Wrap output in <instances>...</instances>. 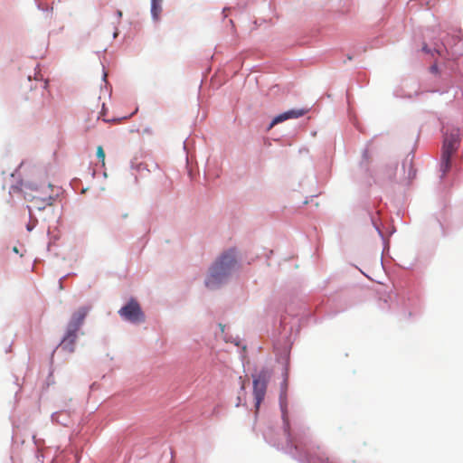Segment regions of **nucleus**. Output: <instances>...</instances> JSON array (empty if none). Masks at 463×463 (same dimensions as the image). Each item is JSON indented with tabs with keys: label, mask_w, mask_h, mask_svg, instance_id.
Instances as JSON below:
<instances>
[{
	"label": "nucleus",
	"mask_w": 463,
	"mask_h": 463,
	"mask_svg": "<svg viewBox=\"0 0 463 463\" xmlns=\"http://www.w3.org/2000/svg\"><path fill=\"white\" fill-rule=\"evenodd\" d=\"M236 263L234 250L224 252L210 269V274L205 280L206 287L210 288L218 287L231 274Z\"/></svg>",
	"instance_id": "1"
},
{
	"label": "nucleus",
	"mask_w": 463,
	"mask_h": 463,
	"mask_svg": "<svg viewBox=\"0 0 463 463\" xmlns=\"http://www.w3.org/2000/svg\"><path fill=\"white\" fill-rule=\"evenodd\" d=\"M25 200L33 203L37 210H43L53 203L52 188L50 184L37 187L33 184H24L23 188Z\"/></svg>",
	"instance_id": "2"
},
{
	"label": "nucleus",
	"mask_w": 463,
	"mask_h": 463,
	"mask_svg": "<svg viewBox=\"0 0 463 463\" xmlns=\"http://www.w3.org/2000/svg\"><path fill=\"white\" fill-rule=\"evenodd\" d=\"M269 376L270 373L269 371L262 370L257 376L253 377V394L255 397V407L257 410H259V407L265 397Z\"/></svg>",
	"instance_id": "3"
},
{
	"label": "nucleus",
	"mask_w": 463,
	"mask_h": 463,
	"mask_svg": "<svg viewBox=\"0 0 463 463\" xmlns=\"http://www.w3.org/2000/svg\"><path fill=\"white\" fill-rule=\"evenodd\" d=\"M118 314L123 319L131 323H141L145 320L141 307L135 299H130L128 304L119 309Z\"/></svg>",
	"instance_id": "4"
},
{
	"label": "nucleus",
	"mask_w": 463,
	"mask_h": 463,
	"mask_svg": "<svg viewBox=\"0 0 463 463\" xmlns=\"http://www.w3.org/2000/svg\"><path fill=\"white\" fill-rule=\"evenodd\" d=\"M89 309L85 307L79 308L71 316V318L68 324L67 328L71 329V332H78L84 322V319L88 314Z\"/></svg>",
	"instance_id": "5"
},
{
	"label": "nucleus",
	"mask_w": 463,
	"mask_h": 463,
	"mask_svg": "<svg viewBox=\"0 0 463 463\" xmlns=\"http://www.w3.org/2000/svg\"><path fill=\"white\" fill-rule=\"evenodd\" d=\"M459 146L460 134L458 129H452L445 135L442 146L448 147L457 153Z\"/></svg>",
	"instance_id": "6"
},
{
	"label": "nucleus",
	"mask_w": 463,
	"mask_h": 463,
	"mask_svg": "<svg viewBox=\"0 0 463 463\" xmlns=\"http://www.w3.org/2000/svg\"><path fill=\"white\" fill-rule=\"evenodd\" d=\"M307 113L305 109H290L276 116L270 123L269 128L275 125L281 123L290 118H298L304 116Z\"/></svg>",
	"instance_id": "7"
},
{
	"label": "nucleus",
	"mask_w": 463,
	"mask_h": 463,
	"mask_svg": "<svg viewBox=\"0 0 463 463\" xmlns=\"http://www.w3.org/2000/svg\"><path fill=\"white\" fill-rule=\"evenodd\" d=\"M77 333L78 332H71V329L67 328L66 334L62 338L60 346L63 350H66L69 353H72L74 351L75 343L77 340Z\"/></svg>",
	"instance_id": "8"
},
{
	"label": "nucleus",
	"mask_w": 463,
	"mask_h": 463,
	"mask_svg": "<svg viewBox=\"0 0 463 463\" xmlns=\"http://www.w3.org/2000/svg\"><path fill=\"white\" fill-rule=\"evenodd\" d=\"M451 168V158L440 156L439 171L441 172V177H444Z\"/></svg>",
	"instance_id": "9"
},
{
	"label": "nucleus",
	"mask_w": 463,
	"mask_h": 463,
	"mask_svg": "<svg viewBox=\"0 0 463 463\" xmlns=\"http://www.w3.org/2000/svg\"><path fill=\"white\" fill-rule=\"evenodd\" d=\"M163 2L151 3V14L154 20H158L162 13Z\"/></svg>",
	"instance_id": "10"
},
{
	"label": "nucleus",
	"mask_w": 463,
	"mask_h": 463,
	"mask_svg": "<svg viewBox=\"0 0 463 463\" xmlns=\"http://www.w3.org/2000/svg\"><path fill=\"white\" fill-rule=\"evenodd\" d=\"M97 157L101 161L102 166L105 165V152L101 146L97 147Z\"/></svg>",
	"instance_id": "11"
},
{
	"label": "nucleus",
	"mask_w": 463,
	"mask_h": 463,
	"mask_svg": "<svg viewBox=\"0 0 463 463\" xmlns=\"http://www.w3.org/2000/svg\"><path fill=\"white\" fill-rule=\"evenodd\" d=\"M456 152L449 149L448 147L442 146L441 148V156H445L447 158H451Z\"/></svg>",
	"instance_id": "12"
},
{
	"label": "nucleus",
	"mask_w": 463,
	"mask_h": 463,
	"mask_svg": "<svg viewBox=\"0 0 463 463\" xmlns=\"http://www.w3.org/2000/svg\"><path fill=\"white\" fill-rule=\"evenodd\" d=\"M26 228H27V231L31 232L33 229V225L29 223Z\"/></svg>",
	"instance_id": "13"
},
{
	"label": "nucleus",
	"mask_w": 463,
	"mask_h": 463,
	"mask_svg": "<svg viewBox=\"0 0 463 463\" xmlns=\"http://www.w3.org/2000/svg\"><path fill=\"white\" fill-rule=\"evenodd\" d=\"M13 251L15 252V253H19V250L17 247H14L13 248Z\"/></svg>",
	"instance_id": "14"
},
{
	"label": "nucleus",
	"mask_w": 463,
	"mask_h": 463,
	"mask_svg": "<svg viewBox=\"0 0 463 463\" xmlns=\"http://www.w3.org/2000/svg\"><path fill=\"white\" fill-rule=\"evenodd\" d=\"M158 2H163V0H151V3H158Z\"/></svg>",
	"instance_id": "15"
},
{
	"label": "nucleus",
	"mask_w": 463,
	"mask_h": 463,
	"mask_svg": "<svg viewBox=\"0 0 463 463\" xmlns=\"http://www.w3.org/2000/svg\"><path fill=\"white\" fill-rule=\"evenodd\" d=\"M117 36H118V33H117V32H115V33H113V38H117Z\"/></svg>",
	"instance_id": "16"
},
{
	"label": "nucleus",
	"mask_w": 463,
	"mask_h": 463,
	"mask_svg": "<svg viewBox=\"0 0 463 463\" xmlns=\"http://www.w3.org/2000/svg\"><path fill=\"white\" fill-rule=\"evenodd\" d=\"M118 16H121V15H122L121 11H118Z\"/></svg>",
	"instance_id": "17"
}]
</instances>
